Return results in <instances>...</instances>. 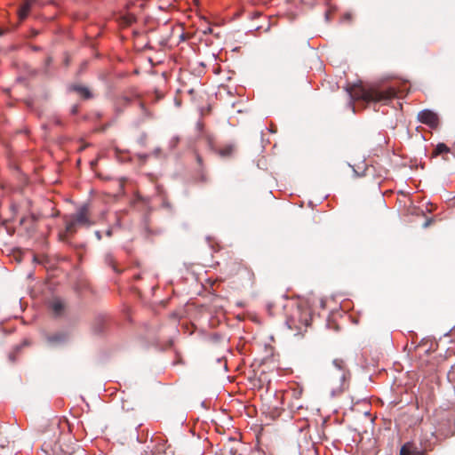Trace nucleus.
Here are the masks:
<instances>
[{
	"mask_svg": "<svg viewBox=\"0 0 455 455\" xmlns=\"http://www.w3.org/2000/svg\"><path fill=\"white\" fill-rule=\"evenodd\" d=\"M68 455H87L85 451L83 450V449H78L76 451H75L74 452L68 454Z\"/></svg>",
	"mask_w": 455,
	"mask_h": 455,
	"instance_id": "2eb2a0df",
	"label": "nucleus"
},
{
	"mask_svg": "<svg viewBox=\"0 0 455 455\" xmlns=\"http://www.w3.org/2000/svg\"><path fill=\"white\" fill-rule=\"evenodd\" d=\"M36 0H27L26 2H30L31 3V5H33V4L36 2Z\"/></svg>",
	"mask_w": 455,
	"mask_h": 455,
	"instance_id": "f3484780",
	"label": "nucleus"
},
{
	"mask_svg": "<svg viewBox=\"0 0 455 455\" xmlns=\"http://www.w3.org/2000/svg\"><path fill=\"white\" fill-rule=\"evenodd\" d=\"M350 97L355 100L362 99L367 102H387L395 97V91L393 88L379 89L370 88L364 89L362 87L355 88L353 90L347 89Z\"/></svg>",
	"mask_w": 455,
	"mask_h": 455,
	"instance_id": "f03ea898",
	"label": "nucleus"
},
{
	"mask_svg": "<svg viewBox=\"0 0 455 455\" xmlns=\"http://www.w3.org/2000/svg\"><path fill=\"white\" fill-rule=\"evenodd\" d=\"M32 5L30 2H25L21 8L18 12L19 18L24 20L28 17Z\"/></svg>",
	"mask_w": 455,
	"mask_h": 455,
	"instance_id": "9b49d317",
	"label": "nucleus"
},
{
	"mask_svg": "<svg viewBox=\"0 0 455 455\" xmlns=\"http://www.w3.org/2000/svg\"><path fill=\"white\" fill-rule=\"evenodd\" d=\"M350 376L347 365L342 359H334L332 362V369L330 370V378L333 381L337 379L339 385L333 387V393H341L345 389L346 381Z\"/></svg>",
	"mask_w": 455,
	"mask_h": 455,
	"instance_id": "7ed1b4c3",
	"label": "nucleus"
},
{
	"mask_svg": "<svg viewBox=\"0 0 455 455\" xmlns=\"http://www.w3.org/2000/svg\"><path fill=\"white\" fill-rule=\"evenodd\" d=\"M226 273L228 277H238L241 281L251 282L254 278L253 272L237 260H232L227 264Z\"/></svg>",
	"mask_w": 455,
	"mask_h": 455,
	"instance_id": "20e7f679",
	"label": "nucleus"
},
{
	"mask_svg": "<svg viewBox=\"0 0 455 455\" xmlns=\"http://www.w3.org/2000/svg\"><path fill=\"white\" fill-rule=\"evenodd\" d=\"M418 119L420 123L425 124L431 128L437 127L439 124L438 116L432 110L424 109L418 114Z\"/></svg>",
	"mask_w": 455,
	"mask_h": 455,
	"instance_id": "423d86ee",
	"label": "nucleus"
},
{
	"mask_svg": "<svg viewBox=\"0 0 455 455\" xmlns=\"http://www.w3.org/2000/svg\"><path fill=\"white\" fill-rule=\"evenodd\" d=\"M302 394H303V389L300 388V387L294 388V389L291 390V396H292V399L294 400L291 403V407L292 408H296V409L299 410V409L303 407L301 404H299V403H296L298 400H299L301 398Z\"/></svg>",
	"mask_w": 455,
	"mask_h": 455,
	"instance_id": "9d476101",
	"label": "nucleus"
},
{
	"mask_svg": "<svg viewBox=\"0 0 455 455\" xmlns=\"http://www.w3.org/2000/svg\"><path fill=\"white\" fill-rule=\"evenodd\" d=\"M400 455H423L411 443H406L400 450Z\"/></svg>",
	"mask_w": 455,
	"mask_h": 455,
	"instance_id": "6e6552de",
	"label": "nucleus"
},
{
	"mask_svg": "<svg viewBox=\"0 0 455 455\" xmlns=\"http://www.w3.org/2000/svg\"><path fill=\"white\" fill-rule=\"evenodd\" d=\"M65 230L60 234L62 241H67L69 236L76 233L78 228H89L95 224L92 218L91 205L84 204L81 207L69 215L64 217Z\"/></svg>",
	"mask_w": 455,
	"mask_h": 455,
	"instance_id": "f257e3e1",
	"label": "nucleus"
},
{
	"mask_svg": "<svg viewBox=\"0 0 455 455\" xmlns=\"http://www.w3.org/2000/svg\"><path fill=\"white\" fill-rule=\"evenodd\" d=\"M450 151L449 148L443 144V143H439L437 144L435 149V155H439V154H443V153H448Z\"/></svg>",
	"mask_w": 455,
	"mask_h": 455,
	"instance_id": "ddd939ff",
	"label": "nucleus"
},
{
	"mask_svg": "<svg viewBox=\"0 0 455 455\" xmlns=\"http://www.w3.org/2000/svg\"><path fill=\"white\" fill-rule=\"evenodd\" d=\"M50 307L52 314L55 316H60L65 313L66 305L65 303L59 298H54L50 302Z\"/></svg>",
	"mask_w": 455,
	"mask_h": 455,
	"instance_id": "0eeeda50",
	"label": "nucleus"
},
{
	"mask_svg": "<svg viewBox=\"0 0 455 455\" xmlns=\"http://www.w3.org/2000/svg\"><path fill=\"white\" fill-rule=\"evenodd\" d=\"M96 235H97L98 238L100 239V232H96Z\"/></svg>",
	"mask_w": 455,
	"mask_h": 455,
	"instance_id": "6ab92c4d",
	"label": "nucleus"
},
{
	"mask_svg": "<svg viewBox=\"0 0 455 455\" xmlns=\"http://www.w3.org/2000/svg\"><path fill=\"white\" fill-rule=\"evenodd\" d=\"M309 321L310 314L308 310L298 307L287 320V324L290 329L300 331L309 325Z\"/></svg>",
	"mask_w": 455,
	"mask_h": 455,
	"instance_id": "39448f33",
	"label": "nucleus"
},
{
	"mask_svg": "<svg viewBox=\"0 0 455 455\" xmlns=\"http://www.w3.org/2000/svg\"><path fill=\"white\" fill-rule=\"evenodd\" d=\"M234 150L233 146H227L225 148L220 151V155L222 156H230Z\"/></svg>",
	"mask_w": 455,
	"mask_h": 455,
	"instance_id": "4468645a",
	"label": "nucleus"
},
{
	"mask_svg": "<svg viewBox=\"0 0 455 455\" xmlns=\"http://www.w3.org/2000/svg\"><path fill=\"white\" fill-rule=\"evenodd\" d=\"M376 196H384V194L381 191H379V194Z\"/></svg>",
	"mask_w": 455,
	"mask_h": 455,
	"instance_id": "dca6fc26",
	"label": "nucleus"
},
{
	"mask_svg": "<svg viewBox=\"0 0 455 455\" xmlns=\"http://www.w3.org/2000/svg\"><path fill=\"white\" fill-rule=\"evenodd\" d=\"M67 335L63 332L50 334L46 337V340L51 345H58L67 340Z\"/></svg>",
	"mask_w": 455,
	"mask_h": 455,
	"instance_id": "1a4fd4ad",
	"label": "nucleus"
},
{
	"mask_svg": "<svg viewBox=\"0 0 455 455\" xmlns=\"http://www.w3.org/2000/svg\"><path fill=\"white\" fill-rule=\"evenodd\" d=\"M72 89L77 92L83 98L90 99L92 97V93L89 89L84 86H73Z\"/></svg>",
	"mask_w": 455,
	"mask_h": 455,
	"instance_id": "f8f14e48",
	"label": "nucleus"
},
{
	"mask_svg": "<svg viewBox=\"0 0 455 455\" xmlns=\"http://www.w3.org/2000/svg\"><path fill=\"white\" fill-rule=\"evenodd\" d=\"M211 31H212V29H211V28H208V29H206V30L204 31V33H205V34H206V33H211Z\"/></svg>",
	"mask_w": 455,
	"mask_h": 455,
	"instance_id": "a211bd4d",
	"label": "nucleus"
},
{
	"mask_svg": "<svg viewBox=\"0 0 455 455\" xmlns=\"http://www.w3.org/2000/svg\"><path fill=\"white\" fill-rule=\"evenodd\" d=\"M2 35H3V31L0 29V36H2Z\"/></svg>",
	"mask_w": 455,
	"mask_h": 455,
	"instance_id": "aec40b11",
	"label": "nucleus"
}]
</instances>
